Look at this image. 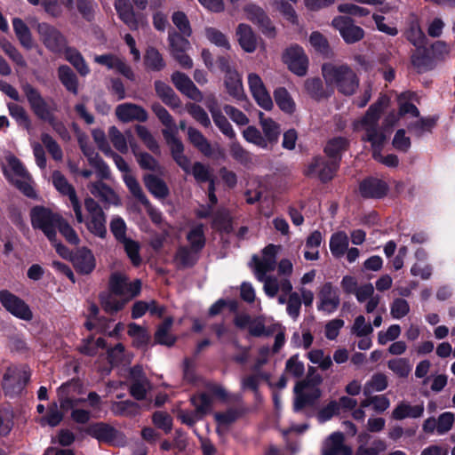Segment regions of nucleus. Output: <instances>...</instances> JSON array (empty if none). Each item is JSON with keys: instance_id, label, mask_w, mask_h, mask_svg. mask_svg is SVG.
I'll return each instance as SVG.
<instances>
[{"instance_id": "nucleus-1", "label": "nucleus", "mask_w": 455, "mask_h": 455, "mask_svg": "<svg viewBox=\"0 0 455 455\" xmlns=\"http://www.w3.org/2000/svg\"><path fill=\"white\" fill-rule=\"evenodd\" d=\"M389 99L386 95L380 96L378 100L371 105L363 117L353 123L354 130H364L366 132L365 140L371 142L372 148V156L374 159L381 162L383 164L395 167L398 164V157L395 155H388L382 156L380 154L381 148L386 140L383 132L378 130V122L381 112L387 108Z\"/></svg>"}, {"instance_id": "nucleus-2", "label": "nucleus", "mask_w": 455, "mask_h": 455, "mask_svg": "<svg viewBox=\"0 0 455 455\" xmlns=\"http://www.w3.org/2000/svg\"><path fill=\"white\" fill-rule=\"evenodd\" d=\"M322 75L327 85L345 95H354L359 87V77L347 64L328 62L322 66Z\"/></svg>"}, {"instance_id": "nucleus-3", "label": "nucleus", "mask_w": 455, "mask_h": 455, "mask_svg": "<svg viewBox=\"0 0 455 455\" xmlns=\"http://www.w3.org/2000/svg\"><path fill=\"white\" fill-rule=\"evenodd\" d=\"M170 147L172 156L176 164L186 173H191L198 183L206 182L213 176L210 167L200 162H196L191 165L190 159L184 155V146L180 140L172 138Z\"/></svg>"}, {"instance_id": "nucleus-4", "label": "nucleus", "mask_w": 455, "mask_h": 455, "mask_svg": "<svg viewBox=\"0 0 455 455\" xmlns=\"http://www.w3.org/2000/svg\"><path fill=\"white\" fill-rule=\"evenodd\" d=\"M8 167L4 172L11 183L28 197H35L36 193L31 186V177L25 170L20 161L14 156L6 158Z\"/></svg>"}, {"instance_id": "nucleus-5", "label": "nucleus", "mask_w": 455, "mask_h": 455, "mask_svg": "<svg viewBox=\"0 0 455 455\" xmlns=\"http://www.w3.org/2000/svg\"><path fill=\"white\" fill-rule=\"evenodd\" d=\"M36 30L40 42L53 54H62L68 46L67 36L52 24L46 22L37 23Z\"/></svg>"}, {"instance_id": "nucleus-6", "label": "nucleus", "mask_w": 455, "mask_h": 455, "mask_svg": "<svg viewBox=\"0 0 455 455\" xmlns=\"http://www.w3.org/2000/svg\"><path fill=\"white\" fill-rule=\"evenodd\" d=\"M30 218L34 228L41 229L52 243L56 242V225L60 218L58 214L47 208L36 206L30 212Z\"/></svg>"}, {"instance_id": "nucleus-7", "label": "nucleus", "mask_w": 455, "mask_h": 455, "mask_svg": "<svg viewBox=\"0 0 455 455\" xmlns=\"http://www.w3.org/2000/svg\"><path fill=\"white\" fill-rule=\"evenodd\" d=\"M22 90L34 114L43 121L52 123L55 108L50 106L38 90L31 84H24Z\"/></svg>"}, {"instance_id": "nucleus-8", "label": "nucleus", "mask_w": 455, "mask_h": 455, "mask_svg": "<svg viewBox=\"0 0 455 455\" xmlns=\"http://www.w3.org/2000/svg\"><path fill=\"white\" fill-rule=\"evenodd\" d=\"M86 433L100 443H105L109 445L124 446L126 443L124 435L107 423L98 422L92 424L87 427Z\"/></svg>"}, {"instance_id": "nucleus-9", "label": "nucleus", "mask_w": 455, "mask_h": 455, "mask_svg": "<svg viewBox=\"0 0 455 455\" xmlns=\"http://www.w3.org/2000/svg\"><path fill=\"white\" fill-rule=\"evenodd\" d=\"M218 63L221 71L225 73L224 83L228 93L237 100L243 99L244 93L241 76L231 65L229 58L220 57Z\"/></svg>"}, {"instance_id": "nucleus-10", "label": "nucleus", "mask_w": 455, "mask_h": 455, "mask_svg": "<svg viewBox=\"0 0 455 455\" xmlns=\"http://www.w3.org/2000/svg\"><path fill=\"white\" fill-rule=\"evenodd\" d=\"M0 302L10 314L17 318L24 321H30L33 318V313L28 305L7 290L0 291Z\"/></svg>"}, {"instance_id": "nucleus-11", "label": "nucleus", "mask_w": 455, "mask_h": 455, "mask_svg": "<svg viewBox=\"0 0 455 455\" xmlns=\"http://www.w3.org/2000/svg\"><path fill=\"white\" fill-rule=\"evenodd\" d=\"M109 288L111 292L119 296H127V301L137 296L141 289V282L137 279L132 283L128 282V278L121 273H114L110 276Z\"/></svg>"}, {"instance_id": "nucleus-12", "label": "nucleus", "mask_w": 455, "mask_h": 455, "mask_svg": "<svg viewBox=\"0 0 455 455\" xmlns=\"http://www.w3.org/2000/svg\"><path fill=\"white\" fill-rule=\"evenodd\" d=\"M283 60L295 75L304 76L307 74L308 60L301 47L298 45L289 47L285 50Z\"/></svg>"}, {"instance_id": "nucleus-13", "label": "nucleus", "mask_w": 455, "mask_h": 455, "mask_svg": "<svg viewBox=\"0 0 455 455\" xmlns=\"http://www.w3.org/2000/svg\"><path fill=\"white\" fill-rule=\"evenodd\" d=\"M331 24L347 44L356 43L364 36L363 29L355 25L349 17L338 16L332 20Z\"/></svg>"}, {"instance_id": "nucleus-14", "label": "nucleus", "mask_w": 455, "mask_h": 455, "mask_svg": "<svg viewBox=\"0 0 455 455\" xmlns=\"http://www.w3.org/2000/svg\"><path fill=\"white\" fill-rule=\"evenodd\" d=\"M52 178L56 189L62 195L68 196L77 222L83 223L84 216L82 214L81 205L74 187L68 182L67 179L59 171L53 172Z\"/></svg>"}, {"instance_id": "nucleus-15", "label": "nucleus", "mask_w": 455, "mask_h": 455, "mask_svg": "<svg viewBox=\"0 0 455 455\" xmlns=\"http://www.w3.org/2000/svg\"><path fill=\"white\" fill-rule=\"evenodd\" d=\"M337 167V161L327 162L323 157L317 156L308 164L305 173L307 176H315L323 182H326L332 179Z\"/></svg>"}, {"instance_id": "nucleus-16", "label": "nucleus", "mask_w": 455, "mask_h": 455, "mask_svg": "<svg viewBox=\"0 0 455 455\" xmlns=\"http://www.w3.org/2000/svg\"><path fill=\"white\" fill-rule=\"evenodd\" d=\"M243 11L246 18L257 24L264 35L270 37L275 36V28L262 8L250 4L244 7Z\"/></svg>"}, {"instance_id": "nucleus-17", "label": "nucleus", "mask_w": 455, "mask_h": 455, "mask_svg": "<svg viewBox=\"0 0 455 455\" xmlns=\"http://www.w3.org/2000/svg\"><path fill=\"white\" fill-rule=\"evenodd\" d=\"M279 249V246L269 244L264 248L261 259H259L257 256L252 257L256 277L263 276V275L275 270L276 267V254Z\"/></svg>"}, {"instance_id": "nucleus-18", "label": "nucleus", "mask_w": 455, "mask_h": 455, "mask_svg": "<svg viewBox=\"0 0 455 455\" xmlns=\"http://www.w3.org/2000/svg\"><path fill=\"white\" fill-rule=\"evenodd\" d=\"M317 309L331 314L339 306L340 299L337 288L331 283H325L318 292Z\"/></svg>"}, {"instance_id": "nucleus-19", "label": "nucleus", "mask_w": 455, "mask_h": 455, "mask_svg": "<svg viewBox=\"0 0 455 455\" xmlns=\"http://www.w3.org/2000/svg\"><path fill=\"white\" fill-rule=\"evenodd\" d=\"M248 84L257 103L264 109L270 110L273 108V101L259 76L255 73L249 74Z\"/></svg>"}, {"instance_id": "nucleus-20", "label": "nucleus", "mask_w": 455, "mask_h": 455, "mask_svg": "<svg viewBox=\"0 0 455 455\" xmlns=\"http://www.w3.org/2000/svg\"><path fill=\"white\" fill-rule=\"evenodd\" d=\"M30 373L26 367L8 369L4 377V387L18 393L28 382Z\"/></svg>"}, {"instance_id": "nucleus-21", "label": "nucleus", "mask_w": 455, "mask_h": 455, "mask_svg": "<svg viewBox=\"0 0 455 455\" xmlns=\"http://www.w3.org/2000/svg\"><path fill=\"white\" fill-rule=\"evenodd\" d=\"M172 82L180 92L189 99L195 101H201L203 100L202 92L187 75L176 71L172 75Z\"/></svg>"}, {"instance_id": "nucleus-22", "label": "nucleus", "mask_w": 455, "mask_h": 455, "mask_svg": "<svg viewBox=\"0 0 455 455\" xmlns=\"http://www.w3.org/2000/svg\"><path fill=\"white\" fill-rule=\"evenodd\" d=\"M257 279L264 283L263 289L268 297H275L279 291L289 293L292 290V284L286 277L279 279L275 275H263Z\"/></svg>"}, {"instance_id": "nucleus-23", "label": "nucleus", "mask_w": 455, "mask_h": 455, "mask_svg": "<svg viewBox=\"0 0 455 455\" xmlns=\"http://www.w3.org/2000/svg\"><path fill=\"white\" fill-rule=\"evenodd\" d=\"M88 189L93 196L106 204L119 205L121 204L120 198L114 189L101 180L91 182L88 185Z\"/></svg>"}, {"instance_id": "nucleus-24", "label": "nucleus", "mask_w": 455, "mask_h": 455, "mask_svg": "<svg viewBox=\"0 0 455 455\" xmlns=\"http://www.w3.org/2000/svg\"><path fill=\"white\" fill-rule=\"evenodd\" d=\"M116 116L122 122L132 120L145 122L148 120L147 111L140 106L132 103H124L116 107Z\"/></svg>"}, {"instance_id": "nucleus-25", "label": "nucleus", "mask_w": 455, "mask_h": 455, "mask_svg": "<svg viewBox=\"0 0 455 455\" xmlns=\"http://www.w3.org/2000/svg\"><path fill=\"white\" fill-rule=\"evenodd\" d=\"M304 382H298L294 387L295 399H294V411H299L307 405H312L315 400L321 396L319 388H313L310 391L305 392Z\"/></svg>"}, {"instance_id": "nucleus-26", "label": "nucleus", "mask_w": 455, "mask_h": 455, "mask_svg": "<svg viewBox=\"0 0 455 455\" xmlns=\"http://www.w3.org/2000/svg\"><path fill=\"white\" fill-rule=\"evenodd\" d=\"M344 435L336 432L331 435L324 443L323 455H352V450L344 445Z\"/></svg>"}, {"instance_id": "nucleus-27", "label": "nucleus", "mask_w": 455, "mask_h": 455, "mask_svg": "<svg viewBox=\"0 0 455 455\" xmlns=\"http://www.w3.org/2000/svg\"><path fill=\"white\" fill-rule=\"evenodd\" d=\"M239 45L246 52H253L257 48V38L252 28L244 23H240L235 29Z\"/></svg>"}, {"instance_id": "nucleus-28", "label": "nucleus", "mask_w": 455, "mask_h": 455, "mask_svg": "<svg viewBox=\"0 0 455 455\" xmlns=\"http://www.w3.org/2000/svg\"><path fill=\"white\" fill-rule=\"evenodd\" d=\"M73 261L76 269L84 275L92 272L96 265L92 252L85 247L76 251Z\"/></svg>"}, {"instance_id": "nucleus-29", "label": "nucleus", "mask_w": 455, "mask_h": 455, "mask_svg": "<svg viewBox=\"0 0 455 455\" xmlns=\"http://www.w3.org/2000/svg\"><path fill=\"white\" fill-rule=\"evenodd\" d=\"M387 185L378 179H367L360 184V192L363 197L379 198L386 196Z\"/></svg>"}, {"instance_id": "nucleus-30", "label": "nucleus", "mask_w": 455, "mask_h": 455, "mask_svg": "<svg viewBox=\"0 0 455 455\" xmlns=\"http://www.w3.org/2000/svg\"><path fill=\"white\" fill-rule=\"evenodd\" d=\"M304 90L312 99L320 101L328 99L331 90H327L319 77H309L304 82Z\"/></svg>"}, {"instance_id": "nucleus-31", "label": "nucleus", "mask_w": 455, "mask_h": 455, "mask_svg": "<svg viewBox=\"0 0 455 455\" xmlns=\"http://www.w3.org/2000/svg\"><path fill=\"white\" fill-rule=\"evenodd\" d=\"M424 412V405H411L406 402L400 403L392 411V418L395 420H402L405 418H420Z\"/></svg>"}, {"instance_id": "nucleus-32", "label": "nucleus", "mask_w": 455, "mask_h": 455, "mask_svg": "<svg viewBox=\"0 0 455 455\" xmlns=\"http://www.w3.org/2000/svg\"><path fill=\"white\" fill-rule=\"evenodd\" d=\"M115 7L120 19L131 28H138V20L129 0H116Z\"/></svg>"}, {"instance_id": "nucleus-33", "label": "nucleus", "mask_w": 455, "mask_h": 455, "mask_svg": "<svg viewBox=\"0 0 455 455\" xmlns=\"http://www.w3.org/2000/svg\"><path fill=\"white\" fill-rule=\"evenodd\" d=\"M155 89L157 96L162 101L171 108H177L180 106V100L174 91L162 81L155 82Z\"/></svg>"}, {"instance_id": "nucleus-34", "label": "nucleus", "mask_w": 455, "mask_h": 455, "mask_svg": "<svg viewBox=\"0 0 455 455\" xmlns=\"http://www.w3.org/2000/svg\"><path fill=\"white\" fill-rule=\"evenodd\" d=\"M173 323L172 317H167L161 323L155 333V341L158 344L172 347L176 342V337L170 333L171 328Z\"/></svg>"}, {"instance_id": "nucleus-35", "label": "nucleus", "mask_w": 455, "mask_h": 455, "mask_svg": "<svg viewBox=\"0 0 455 455\" xmlns=\"http://www.w3.org/2000/svg\"><path fill=\"white\" fill-rule=\"evenodd\" d=\"M277 328H279V323L266 327L265 318L260 315L251 319L248 331L252 337H269L275 332Z\"/></svg>"}, {"instance_id": "nucleus-36", "label": "nucleus", "mask_w": 455, "mask_h": 455, "mask_svg": "<svg viewBox=\"0 0 455 455\" xmlns=\"http://www.w3.org/2000/svg\"><path fill=\"white\" fill-rule=\"evenodd\" d=\"M58 77L64 87L73 94L78 93V80L73 70L67 65L60 66Z\"/></svg>"}, {"instance_id": "nucleus-37", "label": "nucleus", "mask_w": 455, "mask_h": 455, "mask_svg": "<svg viewBox=\"0 0 455 455\" xmlns=\"http://www.w3.org/2000/svg\"><path fill=\"white\" fill-rule=\"evenodd\" d=\"M12 27L20 44L26 49H31L33 47V38L27 24L21 19L14 18Z\"/></svg>"}, {"instance_id": "nucleus-38", "label": "nucleus", "mask_w": 455, "mask_h": 455, "mask_svg": "<svg viewBox=\"0 0 455 455\" xmlns=\"http://www.w3.org/2000/svg\"><path fill=\"white\" fill-rule=\"evenodd\" d=\"M198 259V251L181 246L178 249L174 260L178 267L188 268L193 267Z\"/></svg>"}, {"instance_id": "nucleus-39", "label": "nucleus", "mask_w": 455, "mask_h": 455, "mask_svg": "<svg viewBox=\"0 0 455 455\" xmlns=\"http://www.w3.org/2000/svg\"><path fill=\"white\" fill-rule=\"evenodd\" d=\"M146 188L156 197L165 198L169 195V189L165 182L160 178L147 174L144 176Z\"/></svg>"}, {"instance_id": "nucleus-40", "label": "nucleus", "mask_w": 455, "mask_h": 455, "mask_svg": "<svg viewBox=\"0 0 455 455\" xmlns=\"http://www.w3.org/2000/svg\"><path fill=\"white\" fill-rule=\"evenodd\" d=\"M347 147L348 140L346 138L336 137L327 142L324 152L330 158L339 163L341 153L347 150Z\"/></svg>"}, {"instance_id": "nucleus-41", "label": "nucleus", "mask_w": 455, "mask_h": 455, "mask_svg": "<svg viewBox=\"0 0 455 455\" xmlns=\"http://www.w3.org/2000/svg\"><path fill=\"white\" fill-rule=\"evenodd\" d=\"M62 54L65 55L66 60L74 66L81 76H84L89 73L90 69L87 64L76 49L68 46Z\"/></svg>"}, {"instance_id": "nucleus-42", "label": "nucleus", "mask_w": 455, "mask_h": 455, "mask_svg": "<svg viewBox=\"0 0 455 455\" xmlns=\"http://www.w3.org/2000/svg\"><path fill=\"white\" fill-rule=\"evenodd\" d=\"M189 141L204 156L212 155V150L207 139L196 129L189 127L188 129Z\"/></svg>"}, {"instance_id": "nucleus-43", "label": "nucleus", "mask_w": 455, "mask_h": 455, "mask_svg": "<svg viewBox=\"0 0 455 455\" xmlns=\"http://www.w3.org/2000/svg\"><path fill=\"white\" fill-rule=\"evenodd\" d=\"M348 248V236L345 232L333 234L330 240V250L333 256L342 257Z\"/></svg>"}, {"instance_id": "nucleus-44", "label": "nucleus", "mask_w": 455, "mask_h": 455, "mask_svg": "<svg viewBox=\"0 0 455 455\" xmlns=\"http://www.w3.org/2000/svg\"><path fill=\"white\" fill-rule=\"evenodd\" d=\"M124 181L131 194L137 198L146 208H150V203L144 194L139 181L132 174H124Z\"/></svg>"}, {"instance_id": "nucleus-45", "label": "nucleus", "mask_w": 455, "mask_h": 455, "mask_svg": "<svg viewBox=\"0 0 455 455\" xmlns=\"http://www.w3.org/2000/svg\"><path fill=\"white\" fill-rule=\"evenodd\" d=\"M7 108L9 114L16 120L17 124L29 132L31 130V120L26 109L15 103H8Z\"/></svg>"}, {"instance_id": "nucleus-46", "label": "nucleus", "mask_w": 455, "mask_h": 455, "mask_svg": "<svg viewBox=\"0 0 455 455\" xmlns=\"http://www.w3.org/2000/svg\"><path fill=\"white\" fill-rule=\"evenodd\" d=\"M144 62L146 68L152 71H161L165 67L162 54L154 47H148L147 49Z\"/></svg>"}, {"instance_id": "nucleus-47", "label": "nucleus", "mask_w": 455, "mask_h": 455, "mask_svg": "<svg viewBox=\"0 0 455 455\" xmlns=\"http://www.w3.org/2000/svg\"><path fill=\"white\" fill-rule=\"evenodd\" d=\"M106 215L104 212L89 216L86 223L88 230L93 235L104 238L107 234Z\"/></svg>"}, {"instance_id": "nucleus-48", "label": "nucleus", "mask_w": 455, "mask_h": 455, "mask_svg": "<svg viewBox=\"0 0 455 455\" xmlns=\"http://www.w3.org/2000/svg\"><path fill=\"white\" fill-rule=\"evenodd\" d=\"M274 98L277 106L286 113H292L295 109V103L288 92L283 87H279L274 92Z\"/></svg>"}, {"instance_id": "nucleus-49", "label": "nucleus", "mask_w": 455, "mask_h": 455, "mask_svg": "<svg viewBox=\"0 0 455 455\" xmlns=\"http://www.w3.org/2000/svg\"><path fill=\"white\" fill-rule=\"evenodd\" d=\"M387 377L384 373H375L371 379L364 385V395H370L373 392H380L387 387Z\"/></svg>"}, {"instance_id": "nucleus-50", "label": "nucleus", "mask_w": 455, "mask_h": 455, "mask_svg": "<svg viewBox=\"0 0 455 455\" xmlns=\"http://www.w3.org/2000/svg\"><path fill=\"white\" fill-rule=\"evenodd\" d=\"M152 389V385L148 379H137L132 381L130 386V394L136 400H143L147 396V393Z\"/></svg>"}, {"instance_id": "nucleus-51", "label": "nucleus", "mask_w": 455, "mask_h": 455, "mask_svg": "<svg viewBox=\"0 0 455 455\" xmlns=\"http://www.w3.org/2000/svg\"><path fill=\"white\" fill-rule=\"evenodd\" d=\"M311 45L321 54L326 57H331L332 51L327 39L319 32H313L309 36Z\"/></svg>"}, {"instance_id": "nucleus-52", "label": "nucleus", "mask_w": 455, "mask_h": 455, "mask_svg": "<svg viewBox=\"0 0 455 455\" xmlns=\"http://www.w3.org/2000/svg\"><path fill=\"white\" fill-rule=\"evenodd\" d=\"M100 305L103 309L110 314L116 313L123 309L127 302V299L118 300L111 294L103 293L100 295Z\"/></svg>"}, {"instance_id": "nucleus-53", "label": "nucleus", "mask_w": 455, "mask_h": 455, "mask_svg": "<svg viewBox=\"0 0 455 455\" xmlns=\"http://www.w3.org/2000/svg\"><path fill=\"white\" fill-rule=\"evenodd\" d=\"M291 2L286 0H274V6L276 10L283 14V16L291 23L298 24V15L296 11L291 5Z\"/></svg>"}, {"instance_id": "nucleus-54", "label": "nucleus", "mask_w": 455, "mask_h": 455, "mask_svg": "<svg viewBox=\"0 0 455 455\" xmlns=\"http://www.w3.org/2000/svg\"><path fill=\"white\" fill-rule=\"evenodd\" d=\"M124 249L134 266H139L141 263V258L140 256V243L131 238H125L120 242Z\"/></svg>"}, {"instance_id": "nucleus-55", "label": "nucleus", "mask_w": 455, "mask_h": 455, "mask_svg": "<svg viewBox=\"0 0 455 455\" xmlns=\"http://www.w3.org/2000/svg\"><path fill=\"white\" fill-rule=\"evenodd\" d=\"M191 402L195 407L196 414L203 419L211 411L212 399L206 394L193 396Z\"/></svg>"}, {"instance_id": "nucleus-56", "label": "nucleus", "mask_w": 455, "mask_h": 455, "mask_svg": "<svg viewBox=\"0 0 455 455\" xmlns=\"http://www.w3.org/2000/svg\"><path fill=\"white\" fill-rule=\"evenodd\" d=\"M168 40L170 43V51L172 55L179 52L180 53L181 52H187L189 48L188 40L177 32H170Z\"/></svg>"}, {"instance_id": "nucleus-57", "label": "nucleus", "mask_w": 455, "mask_h": 455, "mask_svg": "<svg viewBox=\"0 0 455 455\" xmlns=\"http://www.w3.org/2000/svg\"><path fill=\"white\" fill-rule=\"evenodd\" d=\"M136 132L139 138L143 141V143L150 151L155 154L159 153V145L146 126L140 124L136 125Z\"/></svg>"}, {"instance_id": "nucleus-58", "label": "nucleus", "mask_w": 455, "mask_h": 455, "mask_svg": "<svg viewBox=\"0 0 455 455\" xmlns=\"http://www.w3.org/2000/svg\"><path fill=\"white\" fill-rule=\"evenodd\" d=\"M108 137L114 148L119 152L125 154L128 152L126 138L116 126H111L108 130Z\"/></svg>"}, {"instance_id": "nucleus-59", "label": "nucleus", "mask_w": 455, "mask_h": 455, "mask_svg": "<svg viewBox=\"0 0 455 455\" xmlns=\"http://www.w3.org/2000/svg\"><path fill=\"white\" fill-rule=\"evenodd\" d=\"M88 162L90 165L96 170L97 175L100 180H108L110 178L108 166L98 153L91 154V156H89Z\"/></svg>"}, {"instance_id": "nucleus-60", "label": "nucleus", "mask_w": 455, "mask_h": 455, "mask_svg": "<svg viewBox=\"0 0 455 455\" xmlns=\"http://www.w3.org/2000/svg\"><path fill=\"white\" fill-rule=\"evenodd\" d=\"M387 367L398 377L406 378L411 371L409 361L405 358H395L387 362Z\"/></svg>"}, {"instance_id": "nucleus-61", "label": "nucleus", "mask_w": 455, "mask_h": 455, "mask_svg": "<svg viewBox=\"0 0 455 455\" xmlns=\"http://www.w3.org/2000/svg\"><path fill=\"white\" fill-rule=\"evenodd\" d=\"M41 141L44 146L46 148L48 152L51 154L52 158L56 161H61L63 158V153L57 143V141L48 133L41 134Z\"/></svg>"}, {"instance_id": "nucleus-62", "label": "nucleus", "mask_w": 455, "mask_h": 455, "mask_svg": "<svg viewBox=\"0 0 455 455\" xmlns=\"http://www.w3.org/2000/svg\"><path fill=\"white\" fill-rule=\"evenodd\" d=\"M151 109L154 114L157 116L160 122L169 130L173 131L176 129V124L169 114V112L159 103H153L151 106Z\"/></svg>"}, {"instance_id": "nucleus-63", "label": "nucleus", "mask_w": 455, "mask_h": 455, "mask_svg": "<svg viewBox=\"0 0 455 455\" xmlns=\"http://www.w3.org/2000/svg\"><path fill=\"white\" fill-rule=\"evenodd\" d=\"M387 449V445L384 440L375 439L371 446L367 447L360 445L355 452V455H379Z\"/></svg>"}, {"instance_id": "nucleus-64", "label": "nucleus", "mask_w": 455, "mask_h": 455, "mask_svg": "<svg viewBox=\"0 0 455 455\" xmlns=\"http://www.w3.org/2000/svg\"><path fill=\"white\" fill-rule=\"evenodd\" d=\"M260 124L266 137L270 140H276L280 133L278 124L270 118H264L263 114H259Z\"/></svg>"}]
</instances>
